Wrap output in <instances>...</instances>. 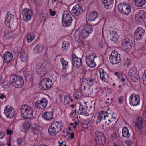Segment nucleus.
Wrapping results in <instances>:
<instances>
[{
  "instance_id": "f257e3e1",
  "label": "nucleus",
  "mask_w": 146,
  "mask_h": 146,
  "mask_svg": "<svg viewBox=\"0 0 146 146\" xmlns=\"http://www.w3.org/2000/svg\"><path fill=\"white\" fill-rule=\"evenodd\" d=\"M63 127V124L59 121H54L49 126L48 133L52 136L56 135L60 132Z\"/></svg>"
},
{
  "instance_id": "f03ea898",
  "label": "nucleus",
  "mask_w": 146,
  "mask_h": 146,
  "mask_svg": "<svg viewBox=\"0 0 146 146\" xmlns=\"http://www.w3.org/2000/svg\"><path fill=\"white\" fill-rule=\"evenodd\" d=\"M24 118L31 119L33 117V110L30 106L27 104L23 105L20 108Z\"/></svg>"
},
{
  "instance_id": "7ed1b4c3",
  "label": "nucleus",
  "mask_w": 146,
  "mask_h": 146,
  "mask_svg": "<svg viewBox=\"0 0 146 146\" xmlns=\"http://www.w3.org/2000/svg\"><path fill=\"white\" fill-rule=\"evenodd\" d=\"M106 120L104 121L106 125L108 126L110 128H112L117 121L114 112L108 113L106 115Z\"/></svg>"
},
{
  "instance_id": "20e7f679",
  "label": "nucleus",
  "mask_w": 146,
  "mask_h": 146,
  "mask_svg": "<svg viewBox=\"0 0 146 146\" xmlns=\"http://www.w3.org/2000/svg\"><path fill=\"white\" fill-rule=\"evenodd\" d=\"M40 85L41 86L42 90H46L51 88L53 83L52 80L50 78H45L40 81Z\"/></svg>"
},
{
  "instance_id": "39448f33",
  "label": "nucleus",
  "mask_w": 146,
  "mask_h": 146,
  "mask_svg": "<svg viewBox=\"0 0 146 146\" xmlns=\"http://www.w3.org/2000/svg\"><path fill=\"white\" fill-rule=\"evenodd\" d=\"M119 11L123 15H127L131 11V7L128 5L123 3H120L118 6Z\"/></svg>"
},
{
  "instance_id": "423d86ee",
  "label": "nucleus",
  "mask_w": 146,
  "mask_h": 146,
  "mask_svg": "<svg viewBox=\"0 0 146 146\" xmlns=\"http://www.w3.org/2000/svg\"><path fill=\"white\" fill-rule=\"evenodd\" d=\"M121 45L125 51H130L133 45V44L131 40L126 37L122 40Z\"/></svg>"
},
{
  "instance_id": "0eeeda50",
  "label": "nucleus",
  "mask_w": 146,
  "mask_h": 146,
  "mask_svg": "<svg viewBox=\"0 0 146 146\" xmlns=\"http://www.w3.org/2000/svg\"><path fill=\"white\" fill-rule=\"evenodd\" d=\"M110 61L113 64H117L121 61L120 55L116 51H112L110 56Z\"/></svg>"
},
{
  "instance_id": "6e6552de",
  "label": "nucleus",
  "mask_w": 146,
  "mask_h": 146,
  "mask_svg": "<svg viewBox=\"0 0 146 146\" xmlns=\"http://www.w3.org/2000/svg\"><path fill=\"white\" fill-rule=\"evenodd\" d=\"M95 140L98 144L102 145L106 142V138L104 134L96 131L95 133Z\"/></svg>"
},
{
  "instance_id": "1a4fd4ad",
  "label": "nucleus",
  "mask_w": 146,
  "mask_h": 146,
  "mask_svg": "<svg viewBox=\"0 0 146 146\" xmlns=\"http://www.w3.org/2000/svg\"><path fill=\"white\" fill-rule=\"evenodd\" d=\"M93 30V29L91 25H86L82 30L80 36L83 38H86L92 33Z\"/></svg>"
},
{
  "instance_id": "9d476101",
  "label": "nucleus",
  "mask_w": 146,
  "mask_h": 146,
  "mask_svg": "<svg viewBox=\"0 0 146 146\" xmlns=\"http://www.w3.org/2000/svg\"><path fill=\"white\" fill-rule=\"evenodd\" d=\"M129 103L131 106H134L139 105L140 102V97L135 94L131 95L129 98Z\"/></svg>"
},
{
  "instance_id": "9b49d317",
  "label": "nucleus",
  "mask_w": 146,
  "mask_h": 146,
  "mask_svg": "<svg viewBox=\"0 0 146 146\" xmlns=\"http://www.w3.org/2000/svg\"><path fill=\"white\" fill-rule=\"evenodd\" d=\"M32 10L28 8L24 9L22 12V15L23 20L26 22L29 21L33 16Z\"/></svg>"
},
{
  "instance_id": "f8f14e48",
  "label": "nucleus",
  "mask_w": 146,
  "mask_h": 146,
  "mask_svg": "<svg viewBox=\"0 0 146 146\" xmlns=\"http://www.w3.org/2000/svg\"><path fill=\"white\" fill-rule=\"evenodd\" d=\"M96 57L94 54L92 53L89 55L86 56V62L88 66L92 68L96 66V64L94 62V59Z\"/></svg>"
},
{
  "instance_id": "ddd939ff",
  "label": "nucleus",
  "mask_w": 146,
  "mask_h": 146,
  "mask_svg": "<svg viewBox=\"0 0 146 146\" xmlns=\"http://www.w3.org/2000/svg\"><path fill=\"white\" fill-rule=\"evenodd\" d=\"M36 70V72L41 77L44 76L47 72L46 66L41 63H38L37 64Z\"/></svg>"
},
{
  "instance_id": "4468645a",
  "label": "nucleus",
  "mask_w": 146,
  "mask_h": 146,
  "mask_svg": "<svg viewBox=\"0 0 146 146\" xmlns=\"http://www.w3.org/2000/svg\"><path fill=\"white\" fill-rule=\"evenodd\" d=\"M48 102L47 99L45 98H43L37 101L35 105L37 108L39 110H43L46 107Z\"/></svg>"
},
{
  "instance_id": "2eb2a0df",
  "label": "nucleus",
  "mask_w": 146,
  "mask_h": 146,
  "mask_svg": "<svg viewBox=\"0 0 146 146\" xmlns=\"http://www.w3.org/2000/svg\"><path fill=\"white\" fill-rule=\"evenodd\" d=\"M145 32V30L141 27L138 28L134 33V39L139 40L143 38Z\"/></svg>"
},
{
  "instance_id": "dca6fc26",
  "label": "nucleus",
  "mask_w": 146,
  "mask_h": 146,
  "mask_svg": "<svg viewBox=\"0 0 146 146\" xmlns=\"http://www.w3.org/2000/svg\"><path fill=\"white\" fill-rule=\"evenodd\" d=\"M4 113L7 118H11L14 115V111L13 108L10 106H6L4 109Z\"/></svg>"
},
{
  "instance_id": "f3484780",
  "label": "nucleus",
  "mask_w": 146,
  "mask_h": 146,
  "mask_svg": "<svg viewBox=\"0 0 146 146\" xmlns=\"http://www.w3.org/2000/svg\"><path fill=\"white\" fill-rule=\"evenodd\" d=\"M14 15L10 14L9 12H7L5 17V23L7 27H9L10 25H12L14 21Z\"/></svg>"
},
{
  "instance_id": "a211bd4d",
  "label": "nucleus",
  "mask_w": 146,
  "mask_h": 146,
  "mask_svg": "<svg viewBox=\"0 0 146 146\" xmlns=\"http://www.w3.org/2000/svg\"><path fill=\"white\" fill-rule=\"evenodd\" d=\"M13 55L12 53L8 51L5 52L3 54L2 58L4 62L7 64L9 63L12 60Z\"/></svg>"
},
{
  "instance_id": "6ab92c4d",
  "label": "nucleus",
  "mask_w": 146,
  "mask_h": 146,
  "mask_svg": "<svg viewBox=\"0 0 146 146\" xmlns=\"http://www.w3.org/2000/svg\"><path fill=\"white\" fill-rule=\"evenodd\" d=\"M72 63L74 66L78 68L82 65L81 59L80 58L76 57L75 54H73L72 55Z\"/></svg>"
},
{
  "instance_id": "aec40b11",
  "label": "nucleus",
  "mask_w": 146,
  "mask_h": 146,
  "mask_svg": "<svg viewBox=\"0 0 146 146\" xmlns=\"http://www.w3.org/2000/svg\"><path fill=\"white\" fill-rule=\"evenodd\" d=\"M129 74L131 76L133 82H136L138 79V76L137 73L136 69L135 68H132L129 72Z\"/></svg>"
},
{
  "instance_id": "412c9836",
  "label": "nucleus",
  "mask_w": 146,
  "mask_h": 146,
  "mask_svg": "<svg viewBox=\"0 0 146 146\" xmlns=\"http://www.w3.org/2000/svg\"><path fill=\"white\" fill-rule=\"evenodd\" d=\"M83 12V9L79 4L74 6L72 10V13L76 16L80 15Z\"/></svg>"
},
{
  "instance_id": "4be33fe9",
  "label": "nucleus",
  "mask_w": 146,
  "mask_h": 146,
  "mask_svg": "<svg viewBox=\"0 0 146 146\" xmlns=\"http://www.w3.org/2000/svg\"><path fill=\"white\" fill-rule=\"evenodd\" d=\"M99 72L100 74V77L104 82H107L108 80L109 75L102 68H99Z\"/></svg>"
},
{
  "instance_id": "5701e85b",
  "label": "nucleus",
  "mask_w": 146,
  "mask_h": 146,
  "mask_svg": "<svg viewBox=\"0 0 146 146\" xmlns=\"http://www.w3.org/2000/svg\"><path fill=\"white\" fill-rule=\"evenodd\" d=\"M52 110L50 112L46 111L42 115V117L46 121H50L52 120L53 119V112Z\"/></svg>"
},
{
  "instance_id": "b1692460",
  "label": "nucleus",
  "mask_w": 146,
  "mask_h": 146,
  "mask_svg": "<svg viewBox=\"0 0 146 146\" xmlns=\"http://www.w3.org/2000/svg\"><path fill=\"white\" fill-rule=\"evenodd\" d=\"M135 129L137 131H140L142 129L143 125L141 119L139 117L137 118L135 122Z\"/></svg>"
},
{
  "instance_id": "393cba45",
  "label": "nucleus",
  "mask_w": 146,
  "mask_h": 146,
  "mask_svg": "<svg viewBox=\"0 0 146 146\" xmlns=\"http://www.w3.org/2000/svg\"><path fill=\"white\" fill-rule=\"evenodd\" d=\"M44 48V46L42 44L39 43L36 45L33 49L34 53L35 54L42 53Z\"/></svg>"
},
{
  "instance_id": "a878e982",
  "label": "nucleus",
  "mask_w": 146,
  "mask_h": 146,
  "mask_svg": "<svg viewBox=\"0 0 146 146\" xmlns=\"http://www.w3.org/2000/svg\"><path fill=\"white\" fill-rule=\"evenodd\" d=\"M135 16L136 19L140 21L145 18L146 16V14L143 11L140 10L135 14Z\"/></svg>"
},
{
  "instance_id": "bb28decb",
  "label": "nucleus",
  "mask_w": 146,
  "mask_h": 146,
  "mask_svg": "<svg viewBox=\"0 0 146 146\" xmlns=\"http://www.w3.org/2000/svg\"><path fill=\"white\" fill-rule=\"evenodd\" d=\"M105 7L108 9L111 8L114 3L113 0H102Z\"/></svg>"
},
{
  "instance_id": "cd10ccee",
  "label": "nucleus",
  "mask_w": 146,
  "mask_h": 146,
  "mask_svg": "<svg viewBox=\"0 0 146 146\" xmlns=\"http://www.w3.org/2000/svg\"><path fill=\"white\" fill-rule=\"evenodd\" d=\"M20 76L17 75H11L10 77V80L11 84L15 87V83L17 82V80H19V78Z\"/></svg>"
},
{
  "instance_id": "c85d7f7f",
  "label": "nucleus",
  "mask_w": 146,
  "mask_h": 146,
  "mask_svg": "<svg viewBox=\"0 0 146 146\" xmlns=\"http://www.w3.org/2000/svg\"><path fill=\"white\" fill-rule=\"evenodd\" d=\"M19 80H17V82L15 83V87L16 88H21L24 85V82L23 78L20 76L19 78Z\"/></svg>"
},
{
  "instance_id": "c756f323",
  "label": "nucleus",
  "mask_w": 146,
  "mask_h": 146,
  "mask_svg": "<svg viewBox=\"0 0 146 146\" xmlns=\"http://www.w3.org/2000/svg\"><path fill=\"white\" fill-rule=\"evenodd\" d=\"M24 74L26 79L31 80L32 78V73L28 69H26L24 71Z\"/></svg>"
},
{
  "instance_id": "7c9ffc66",
  "label": "nucleus",
  "mask_w": 146,
  "mask_h": 146,
  "mask_svg": "<svg viewBox=\"0 0 146 146\" xmlns=\"http://www.w3.org/2000/svg\"><path fill=\"white\" fill-rule=\"evenodd\" d=\"M122 135L124 137L129 138L130 137L131 134L129 132V130L126 127H124L122 129Z\"/></svg>"
},
{
  "instance_id": "2f4dec72",
  "label": "nucleus",
  "mask_w": 146,
  "mask_h": 146,
  "mask_svg": "<svg viewBox=\"0 0 146 146\" xmlns=\"http://www.w3.org/2000/svg\"><path fill=\"white\" fill-rule=\"evenodd\" d=\"M98 15L96 12H93L90 13L88 18L89 21H94L98 17Z\"/></svg>"
},
{
  "instance_id": "473e14b6",
  "label": "nucleus",
  "mask_w": 146,
  "mask_h": 146,
  "mask_svg": "<svg viewBox=\"0 0 146 146\" xmlns=\"http://www.w3.org/2000/svg\"><path fill=\"white\" fill-rule=\"evenodd\" d=\"M133 3L137 7H142L146 3L145 0H134Z\"/></svg>"
},
{
  "instance_id": "72a5a7b5",
  "label": "nucleus",
  "mask_w": 146,
  "mask_h": 146,
  "mask_svg": "<svg viewBox=\"0 0 146 146\" xmlns=\"http://www.w3.org/2000/svg\"><path fill=\"white\" fill-rule=\"evenodd\" d=\"M79 103L80 106H79V111H78V113L79 115H82L85 116L87 115L84 110V108L83 105H82L80 102Z\"/></svg>"
},
{
  "instance_id": "f704fd0d",
  "label": "nucleus",
  "mask_w": 146,
  "mask_h": 146,
  "mask_svg": "<svg viewBox=\"0 0 146 146\" xmlns=\"http://www.w3.org/2000/svg\"><path fill=\"white\" fill-rule=\"evenodd\" d=\"M14 34L13 32L9 30H6L4 32V36L7 39H9L14 37Z\"/></svg>"
},
{
  "instance_id": "c9c22d12",
  "label": "nucleus",
  "mask_w": 146,
  "mask_h": 146,
  "mask_svg": "<svg viewBox=\"0 0 146 146\" xmlns=\"http://www.w3.org/2000/svg\"><path fill=\"white\" fill-rule=\"evenodd\" d=\"M60 98L61 100L64 99V101L65 102L67 101L68 98L70 99L71 98V96L69 93L66 92H65L62 93Z\"/></svg>"
},
{
  "instance_id": "e433bc0d",
  "label": "nucleus",
  "mask_w": 146,
  "mask_h": 146,
  "mask_svg": "<svg viewBox=\"0 0 146 146\" xmlns=\"http://www.w3.org/2000/svg\"><path fill=\"white\" fill-rule=\"evenodd\" d=\"M70 19H72V18L70 15L69 13L65 12L63 14L62 17V22L64 21H67V20H69Z\"/></svg>"
},
{
  "instance_id": "4c0bfd02",
  "label": "nucleus",
  "mask_w": 146,
  "mask_h": 146,
  "mask_svg": "<svg viewBox=\"0 0 146 146\" xmlns=\"http://www.w3.org/2000/svg\"><path fill=\"white\" fill-rule=\"evenodd\" d=\"M30 123L27 122H25L22 125L21 127L22 131L25 132L27 129H29L30 127Z\"/></svg>"
},
{
  "instance_id": "58836bf2",
  "label": "nucleus",
  "mask_w": 146,
  "mask_h": 146,
  "mask_svg": "<svg viewBox=\"0 0 146 146\" xmlns=\"http://www.w3.org/2000/svg\"><path fill=\"white\" fill-rule=\"evenodd\" d=\"M70 44L67 42L64 41L62 43V49L64 52L66 51L69 48Z\"/></svg>"
},
{
  "instance_id": "ea45409f",
  "label": "nucleus",
  "mask_w": 146,
  "mask_h": 146,
  "mask_svg": "<svg viewBox=\"0 0 146 146\" xmlns=\"http://www.w3.org/2000/svg\"><path fill=\"white\" fill-rule=\"evenodd\" d=\"M62 66L63 67V69L66 70L68 68V62L65 61L63 58H61L60 59Z\"/></svg>"
},
{
  "instance_id": "a19ab883",
  "label": "nucleus",
  "mask_w": 146,
  "mask_h": 146,
  "mask_svg": "<svg viewBox=\"0 0 146 146\" xmlns=\"http://www.w3.org/2000/svg\"><path fill=\"white\" fill-rule=\"evenodd\" d=\"M72 21V19H70L66 21H64L62 22V25L65 27H68L70 26L71 24Z\"/></svg>"
},
{
  "instance_id": "79ce46f5",
  "label": "nucleus",
  "mask_w": 146,
  "mask_h": 146,
  "mask_svg": "<svg viewBox=\"0 0 146 146\" xmlns=\"http://www.w3.org/2000/svg\"><path fill=\"white\" fill-rule=\"evenodd\" d=\"M35 36L33 34H30L27 37V42L28 43H31L34 39Z\"/></svg>"
},
{
  "instance_id": "37998d69",
  "label": "nucleus",
  "mask_w": 146,
  "mask_h": 146,
  "mask_svg": "<svg viewBox=\"0 0 146 146\" xmlns=\"http://www.w3.org/2000/svg\"><path fill=\"white\" fill-rule=\"evenodd\" d=\"M32 132L34 134L36 135L39 133L40 131V127L39 126H36L33 127L32 128Z\"/></svg>"
},
{
  "instance_id": "c03bdc74",
  "label": "nucleus",
  "mask_w": 146,
  "mask_h": 146,
  "mask_svg": "<svg viewBox=\"0 0 146 146\" xmlns=\"http://www.w3.org/2000/svg\"><path fill=\"white\" fill-rule=\"evenodd\" d=\"M75 97L76 98L78 99L80 98L82 95V90L79 89L75 92Z\"/></svg>"
},
{
  "instance_id": "a18cd8bd",
  "label": "nucleus",
  "mask_w": 146,
  "mask_h": 146,
  "mask_svg": "<svg viewBox=\"0 0 146 146\" xmlns=\"http://www.w3.org/2000/svg\"><path fill=\"white\" fill-rule=\"evenodd\" d=\"M20 59L23 62H25L27 60V54L25 53H22L20 56Z\"/></svg>"
},
{
  "instance_id": "49530a36",
  "label": "nucleus",
  "mask_w": 146,
  "mask_h": 146,
  "mask_svg": "<svg viewBox=\"0 0 146 146\" xmlns=\"http://www.w3.org/2000/svg\"><path fill=\"white\" fill-rule=\"evenodd\" d=\"M48 17L47 14L46 13L41 14L40 16V19L42 21L44 22Z\"/></svg>"
},
{
  "instance_id": "de8ad7c7",
  "label": "nucleus",
  "mask_w": 146,
  "mask_h": 146,
  "mask_svg": "<svg viewBox=\"0 0 146 146\" xmlns=\"http://www.w3.org/2000/svg\"><path fill=\"white\" fill-rule=\"evenodd\" d=\"M113 33L115 34H114L115 36L117 35V34L116 31L115 32L114 31H112V32H110V34L112 33L113 34ZM117 38L115 37V36H113L111 38V41L113 43H115L117 42Z\"/></svg>"
},
{
  "instance_id": "09e8293b",
  "label": "nucleus",
  "mask_w": 146,
  "mask_h": 146,
  "mask_svg": "<svg viewBox=\"0 0 146 146\" xmlns=\"http://www.w3.org/2000/svg\"><path fill=\"white\" fill-rule=\"evenodd\" d=\"M69 75L68 74H65L62 76V77L64 80L68 81L69 80Z\"/></svg>"
},
{
  "instance_id": "8fccbe9b",
  "label": "nucleus",
  "mask_w": 146,
  "mask_h": 146,
  "mask_svg": "<svg viewBox=\"0 0 146 146\" xmlns=\"http://www.w3.org/2000/svg\"><path fill=\"white\" fill-rule=\"evenodd\" d=\"M94 82V80L93 78H89L87 79V83L90 86H92Z\"/></svg>"
},
{
  "instance_id": "3c124183",
  "label": "nucleus",
  "mask_w": 146,
  "mask_h": 146,
  "mask_svg": "<svg viewBox=\"0 0 146 146\" xmlns=\"http://www.w3.org/2000/svg\"><path fill=\"white\" fill-rule=\"evenodd\" d=\"M6 96L4 94H0V102H3L6 101Z\"/></svg>"
},
{
  "instance_id": "603ef678",
  "label": "nucleus",
  "mask_w": 146,
  "mask_h": 146,
  "mask_svg": "<svg viewBox=\"0 0 146 146\" xmlns=\"http://www.w3.org/2000/svg\"><path fill=\"white\" fill-rule=\"evenodd\" d=\"M142 79L143 80V83L146 85V70L144 71V72L142 75Z\"/></svg>"
},
{
  "instance_id": "864d4df0",
  "label": "nucleus",
  "mask_w": 146,
  "mask_h": 146,
  "mask_svg": "<svg viewBox=\"0 0 146 146\" xmlns=\"http://www.w3.org/2000/svg\"><path fill=\"white\" fill-rule=\"evenodd\" d=\"M131 64V63L130 60L128 58H126L124 62V65H126L127 67H128Z\"/></svg>"
},
{
  "instance_id": "5fc2aeb1",
  "label": "nucleus",
  "mask_w": 146,
  "mask_h": 146,
  "mask_svg": "<svg viewBox=\"0 0 146 146\" xmlns=\"http://www.w3.org/2000/svg\"><path fill=\"white\" fill-rule=\"evenodd\" d=\"M2 86L3 88H7L9 87V84L7 82L4 81L2 83Z\"/></svg>"
},
{
  "instance_id": "6e6d98bb",
  "label": "nucleus",
  "mask_w": 146,
  "mask_h": 146,
  "mask_svg": "<svg viewBox=\"0 0 146 146\" xmlns=\"http://www.w3.org/2000/svg\"><path fill=\"white\" fill-rule=\"evenodd\" d=\"M100 114L99 113L98 115L103 120V121L104 122V121L106 120V115H104V114Z\"/></svg>"
},
{
  "instance_id": "4d7b16f0",
  "label": "nucleus",
  "mask_w": 146,
  "mask_h": 146,
  "mask_svg": "<svg viewBox=\"0 0 146 146\" xmlns=\"http://www.w3.org/2000/svg\"><path fill=\"white\" fill-rule=\"evenodd\" d=\"M18 146H21L23 142V139L18 138L17 140Z\"/></svg>"
},
{
  "instance_id": "13d9d810",
  "label": "nucleus",
  "mask_w": 146,
  "mask_h": 146,
  "mask_svg": "<svg viewBox=\"0 0 146 146\" xmlns=\"http://www.w3.org/2000/svg\"><path fill=\"white\" fill-rule=\"evenodd\" d=\"M124 99L123 96H120L118 98V102L119 104H122L124 101Z\"/></svg>"
},
{
  "instance_id": "bf43d9fd",
  "label": "nucleus",
  "mask_w": 146,
  "mask_h": 146,
  "mask_svg": "<svg viewBox=\"0 0 146 146\" xmlns=\"http://www.w3.org/2000/svg\"><path fill=\"white\" fill-rule=\"evenodd\" d=\"M31 2L34 4H38L40 0H31Z\"/></svg>"
},
{
  "instance_id": "052dcab7",
  "label": "nucleus",
  "mask_w": 146,
  "mask_h": 146,
  "mask_svg": "<svg viewBox=\"0 0 146 146\" xmlns=\"http://www.w3.org/2000/svg\"><path fill=\"white\" fill-rule=\"evenodd\" d=\"M82 71H83V73L84 74L87 71L86 68L85 66L84 67L82 66Z\"/></svg>"
},
{
  "instance_id": "680f3d73",
  "label": "nucleus",
  "mask_w": 146,
  "mask_h": 146,
  "mask_svg": "<svg viewBox=\"0 0 146 146\" xmlns=\"http://www.w3.org/2000/svg\"><path fill=\"white\" fill-rule=\"evenodd\" d=\"M50 14L52 16H54L56 14V12L55 11H52L51 9L49 10Z\"/></svg>"
},
{
  "instance_id": "e2e57ef3",
  "label": "nucleus",
  "mask_w": 146,
  "mask_h": 146,
  "mask_svg": "<svg viewBox=\"0 0 146 146\" xmlns=\"http://www.w3.org/2000/svg\"><path fill=\"white\" fill-rule=\"evenodd\" d=\"M4 135L5 134L4 132L0 131V139L3 138Z\"/></svg>"
},
{
  "instance_id": "0e129e2a",
  "label": "nucleus",
  "mask_w": 146,
  "mask_h": 146,
  "mask_svg": "<svg viewBox=\"0 0 146 146\" xmlns=\"http://www.w3.org/2000/svg\"><path fill=\"white\" fill-rule=\"evenodd\" d=\"M97 120L96 121V122L97 124L100 123L101 121H103V120L99 117L98 116L97 117Z\"/></svg>"
},
{
  "instance_id": "69168bd1",
  "label": "nucleus",
  "mask_w": 146,
  "mask_h": 146,
  "mask_svg": "<svg viewBox=\"0 0 146 146\" xmlns=\"http://www.w3.org/2000/svg\"><path fill=\"white\" fill-rule=\"evenodd\" d=\"M126 143L127 145L128 146H130L133 143L130 140H128L126 141Z\"/></svg>"
},
{
  "instance_id": "338daca9",
  "label": "nucleus",
  "mask_w": 146,
  "mask_h": 146,
  "mask_svg": "<svg viewBox=\"0 0 146 146\" xmlns=\"http://www.w3.org/2000/svg\"><path fill=\"white\" fill-rule=\"evenodd\" d=\"M13 131L11 130H7V135H11L12 134Z\"/></svg>"
},
{
  "instance_id": "774afa93",
  "label": "nucleus",
  "mask_w": 146,
  "mask_h": 146,
  "mask_svg": "<svg viewBox=\"0 0 146 146\" xmlns=\"http://www.w3.org/2000/svg\"><path fill=\"white\" fill-rule=\"evenodd\" d=\"M70 135V136L69 137V138H70L71 139H74V133L73 132Z\"/></svg>"
}]
</instances>
